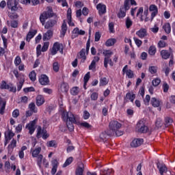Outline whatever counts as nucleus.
<instances>
[{
	"label": "nucleus",
	"instance_id": "obj_9",
	"mask_svg": "<svg viewBox=\"0 0 175 175\" xmlns=\"http://www.w3.org/2000/svg\"><path fill=\"white\" fill-rule=\"evenodd\" d=\"M38 81L41 85H49L50 84V79L46 75H41L38 79Z\"/></svg>",
	"mask_w": 175,
	"mask_h": 175
},
{
	"label": "nucleus",
	"instance_id": "obj_46",
	"mask_svg": "<svg viewBox=\"0 0 175 175\" xmlns=\"http://www.w3.org/2000/svg\"><path fill=\"white\" fill-rule=\"evenodd\" d=\"M66 31H68V27L66 26V23H65V21H64V23L62 25V34L63 35V36H65Z\"/></svg>",
	"mask_w": 175,
	"mask_h": 175
},
{
	"label": "nucleus",
	"instance_id": "obj_2",
	"mask_svg": "<svg viewBox=\"0 0 175 175\" xmlns=\"http://www.w3.org/2000/svg\"><path fill=\"white\" fill-rule=\"evenodd\" d=\"M122 126V124L120 123L117 120H111L109 122V131H111V133L114 136L116 135L118 137L122 136L124 135V131H120L121 129V127Z\"/></svg>",
	"mask_w": 175,
	"mask_h": 175
},
{
	"label": "nucleus",
	"instance_id": "obj_12",
	"mask_svg": "<svg viewBox=\"0 0 175 175\" xmlns=\"http://www.w3.org/2000/svg\"><path fill=\"white\" fill-rule=\"evenodd\" d=\"M142 143H144V139L141 138H135L131 142V146L133 148H137V147H140V145Z\"/></svg>",
	"mask_w": 175,
	"mask_h": 175
},
{
	"label": "nucleus",
	"instance_id": "obj_35",
	"mask_svg": "<svg viewBox=\"0 0 175 175\" xmlns=\"http://www.w3.org/2000/svg\"><path fill=\"white\" fill-rule=\"evenodd\" d=\"M161 55L163 59H168V58L170 57V53H169V51L167 50H162L161 51Z\"/></svg>",
	"mask_w": 175,
	"mask_h": 175
},
{
	"label": "nucleus",
	"instance_id": "obj_52",
	"mask_svg": "<svg viewBox=\"0 0 175 175\" xmlns=\"http://www.w3.org/2000/svg\"><path fill=\"white\" fill-rule=\"evenodd\" d=\"M103 54L105 55V58H110L113 55V52L111 51L105 50L103 52Z\"/></svg>",
	"mask_w": 175,
	"mask_h": 175
},
{
	"label": "nucleus",
	"instance_id": "obj_57",
	"mask_svg": "<svg viewBox=\"0 0 175 175\" xmlns=\"http://www.w3.org/2000/svg\"><path fill=\"white\" fill-rule=\"evenodd\" d=\"M162 88L163 92H167L169 91V88H170V86H169V84H167V83L163 82Z\"/></svg>",
	"mask_w": 175,
	"mask_h": 175
},
{
	"label": "nucleus",
	"instance_id": "obj_55",
	"mask_svg": "<svg viewBox=\"0 0 175 175\" xmlns=\"http://www.w3.org/2000/svg\"><path fill=\"white\" fill-rule=\"evenodd\" d=\"M84 173V168L79 167L76 169L75 175H83Z\"/></svg>",
	"mask_w": 175,
	"mask_h": 175
},
{
	"label": "nucleus",
	"instance_id": "obj_19",
	"mask_svg": "<svg viewBox=\"0 0 175 175\" xmlns=\"http://www.w3.org/2000/svg\"><path fill=\"white\" fill-rule=\"evenodd\" d=\"M96 9L98 11V14L100 16L106 13V5L100 3L96 5Z\"/></svg>",
	"mask_w": 175,
	"mask_h": 175
},
{
	"label": "nucleus",
	"instance_id": "obj_36",
	"mask_svg": "<svg viewBox=\"0 0 175 175\" xmlns=\"http://www.w3.org/2000/svg\"><path fill=\"white\" fill-rule=\"evenodd\" d=\"M163 28L166 33H170V32H172V27L170 26V23H165L163 26Z\"/></svg>",
	"mask_w": 175,
	"mask_h": 175
},
{
	"label": "nucleus",
	"instance_id": "obj_27",
	"mask_svg": "<svg viewBox=\"0 0 175 175\" xmlns=\"http://www.w3.org/2000/svg\"><path fill=\"white\" fill-rule=\"evenodd\" d=\"M37 32L38 31L36 30L29 31L26 36L27 42H30L31 40L32 39V38H33V36H35L36 33H37Z\"/></svg>",
	"mask_w": 175,
	"mask_h": 175
},
{
	"label": "nucleus",
	"instance_id": "obj_7",
	"mask_svg": "<svg viewBox=\"0 0 175 175\" xmlns=\"http://www.w3.org/2000/svg\"><path fill=\"white\" fill-rule=\"evenodd\" d=\"M58 51H59L61 54H64V45L59 42H55L51 51V53L52 55H55Z\"/></svg>",
	"mask_w": 175,
	"mask_h": 175
},
{
	"label": "nucleus",
	"instance_id": "obj_40",
	"mask_svg": "<svg viewBox=\"0 0 175 175\" xmlns=\"http://www.w3.org/2000/svg\"><path fill=\"white\" fill-rule=\"evenodd\" d=\"M73 33H75V35H85V31L79 29V27H76L73 29Z\"/></svg>",
	"mask_w": 175,
	"mask_h": 175
},
{
	"label": "nucleus",
	"instance_id": "obj_18",
	"mask_svg": "<svg viewBox=\"0 0 175 175\" xmlns=\"http://www.w3.org/2000/svg\"><path fill=\"white\" fill-rule=\"evenodd\" d=\"M5 110H6V100L4 98L0 99V115L3 116L5 114Z\"/></svg>",
	"mask_w": 175,
	"mask_h": 175
},
{
	"label": "nucleus",
	"instance_id": "obj_53",
	"mask_svg": "<svg viewBox=\"0 0 175 175\" xmlns=\"http://www.w3.org/2000/svg\"><path fill=\"white\" fill-rule=\"evenodd\" d=\"M98 96H99V94H98V92H94L90 95V99L91 100H98Z\"/></svg>",
	"mask_w": 175,
	"mask_h": 175
},
{
	"label": "nucleus",
	"instance_id": "obj_3",
	"mask_svg": "<svg viewBox=\"0 0 175 175\" xmlns=\"http://www.w3.org/2000/svg\"><path fill=\"white\" fill-rule=\"evenodd\" d=\"M54 12L53 11V8L48 6L46 8V11L43 12L40 16V21L42 25H44V23H46V20L48 18H51V17H54Z\"/></svg>",
	"mask_w": 175,
	"mask_h": 175
},
{
	"label": "nucleus",
	"instance_id": "obj_5",
	"mask_svg": "<svg viewBox=\"0 0 175 175\" xmlns=\"http://www.w3.org/2000/svg\"><path fill=\"white\" fill-rule=\"evenodd\" d=\"M135 129L139 133H147V132H148V126H147L146 122L142 120L137 122Z\"/></svg>",
	"mask_w": 175,
	"mask_h": 175
},
{
	"label": "nucleus",
	"instance_id": "obj_1",
	"mask_svg": "<svg viewBox=\"0 0 175 175\" xmlns=\"http://www.w3.org/2000/svg\"><path fill=\"white\" fill-rule=\"evenodd\" d=\"M62 120L64 122H66V126L70 132H73V131H75V126L73 124H77L75 114L72 112L63 111L62 112Z\"/></svg>",
	"mask_w": 175,
	"mask_h": 175
},
{
	"label": "nucleus",
	"instance_id": "obj_64",
	"mask_svg": "<svg viewBox=\"0 0 175 175\" xmlns=\"http://www.w3.org/2000/svg\"><path fill=\"white\" fill-rule=\"evenodd\" d=\"M42 91L44 94H48L49 95H51V94H53V90L49 88H44Z\"/></svg>",
	"mask_w": 175,
	"mask_h": 175
},
{
	"label": "nucleus",
	"instance_id": "obj_58",
	"mask_svg": "<svg viewBox=\"0 0 175 175\" xmlns=\"http://www.w3.org/2000/svg\"><path fill=\"white\" fill-rule=\"evenodd\" d=\"M13 73L18 80L21 79V77H25L24 75L18 74V70H14Z\"/></svg>",
	"mask_w": 175,
	"mask_h": 175
},
{
	"label": "nucleus",
	"instance_id": "obj_39",
	"mask_svg": "<svg viewBox=\"0 0 175 175\" xmlns=\"http://www.w3.org/2000/svg\"><path fill=\"white\" fill-rule=\"evenodd\" d=\"M10 85L5 81H2L0 83V90H9Z\"/></svg>",
	"mask_w": 175,
	"mask_h": 175
},
{
	"label": "nucleus",
	"instance_id": "obj_42",
	"mask_svg": "<svg viewBox=\"0 0 175 175\" xmlns=\"http://www.w3.org/2000/svg\"><path fill=\"white\" fill-rule=\"evenodd\" d=\"M107 65L113 66V62L111 61L110 57H105L104 59V66H107Z\"/></svg>",
	"mask_w": 175,
	"mask_h": 175
},
{
	"label": "nucleus",
	"instance_id": "obj_4",
	"mask_svg": "<svg viewBox=\"0 0 175 175\" xmlns=\"http://www.w3.org/2000/svg\"><path fill=\"white\" fill-rule=\"evenodd\" d=\"M91 46V42L90 41V38L88 40L86 43V49H82L79 54L78 55L79 59H81V62L84 63L87 59V56L85 55V53L88 55L90 51V47Z\"/></svg>",
	"mask_w": 175,
	"mask_h": 175
},
{
	"label": "nucleus",
	"instance_id": "obj_20",
	"mask_svg": "<svg viewBox=\"0 0 175 175\" xmlns=\"http://www.w3.org/2000/svg\"><path fill=\"white\" fill-rule=\"evenodd\" d=\"M41 152H42V148L41 147H38V148H35L33 150H32V149H31L32 158H36V157H39V155H41L40 154Z\"/></svg>",
	"mask_w": 175,
	"mask_h": 175
},
{
	"label": "nucleus",
	"instance_id": "obj_33",
	"mask_svg": "<svg viewBox=\"0 0 175 175\" xmlns=\"http://www.w3.org/2000/svg\"><path fill=\"white\" fill-rule=\"evenodd\" d=\"M28 150V148L26 146L21 147V150L18 152V157L20 159H24V151Z\"/></svg>",
	"mask_w": 175,
	"mask_h": 175
},
{
	"label": "nucleus",
	"instance_id": "obj_37",
	"mask_svg": "<svg viewBox=\"0 0 175 175\" xmlns=\"http://www.w3.org/2000/svg\"><path fill=\"white\" fill-rule=\"evenodd\" d=\"M102 175H111L113 173V169L105 168L100 171Z\"/></svg>",
	"mask_w": 175,
	"mask_h": 175
},
{
	"label": "nucleus",
	"instance_id": "obj_47",
	"mask_svg": "<svg viewBox=\"0 0 175 175\" xmlns=\"http://www.w3.org/2000/svg\"><path fill=\"white\" fill-rule=\"evenodd\" d=\"M152 84L153 87H158L161 84V79L155 78L152 80Z\"/></svg>",
	"mask_w": 175,
	"mask_h": 175
},
{
	"label": "nucleus",
	"instance_id": "obj_14",
	"mask_svg": "<svg viewBox=\"0 0 175 175\" xmlns=\"http://www.w3.org/2000/svg\"><path fill=\"white\" fill-rule=\"evenodd\" d=\"M110 136H113L111 133V131L107 130L100 134V139L103 140V142H106L107 137H110Z\"/></svg>",
	"mask_w": 175,
	"mask_h": 175
},
{
	"label": "nucleus",
	"instance_id": "obj_38",
	"mask_svg": "<svg viewBox=\"0 0 175 175\" xmlns=\"http://www.w3.org/2000/svg\"><path fill=\"white\" fill-rule=\"evenodd\" d=\"M47 147H53L54 148H57L58 144H57V141L51 140L46 143Z\"/></svg>",
	"mask_w": 175,
	"mask_h": 175
},
{
	"label": "nucleus",
	"instance_id": "obj_61",
	"mask_svg": "<svg viewBox=\"0 0 175 175\" xmlns=\"http://www.w3.org/2000/svg\"><path fill=\"white\" fill-rule=\"evenodd\" d=\"M91 114H90V112H88V111L85 110L83 111V120H88V118H90Z\"/></svg>",
	"mask_w": 175,
	"mask_h": 175
},
{
	"label": "nucleus",
	"instance_id": "obj_15",
	"mask_svg": "<svg viewBox=\"0 0 175 175\" xmlns=\"http://www.w3.org/2000/svg\"><path fill=\"white\" fill-rule=\"evenodd\" d=\"M46 100H44V96L42 94H38L36 98V104L38 107H40L42 105H44Z\"/></svg>",
	"mask_w": 175,
	"mask_h": 175
},
{
	"label": "nucleus",
	"instance_id": "obj_51",
	"mask_svg": "<svg viewBox=\"0 0 175 175\" xmlns=\"http://www.w3.org/2000/svg\"><path fill=\"white\" fill-rule=\"evenodd\" d=\"M29 77L31 81H36V72H35V71H31L29 74Z\"/></svg>",
	"mask_w": 175,
	"mask_h": 175
},
{
	"label": "nucleus",
	"instance_id": "obj_60",
	"mask_svg": "<svg viewBox=\"0 0 175 175\" xmlns=\"http://www.w3.org/2000/svg\"><path fill=\"white\" fill-rule=\"evenodd\" d=\"M90 78H91V74L90 72H88L83 77V81H85V83H88Z\"/></svg>",
	"mask_w": 175,
	"mask_h": 175
},
{
	"label": "nucleus",
	"instance_id": "obj_31",
	"mask_svg": "<svg viewBox=\"0 0 175 175\" xmlns=\"http://www.w3.org/2000/svg\"><path fill=\"white\" fill-rule=\"evenodd\" d=\"M126 16V10L120 7V11L118 14V17L119 18H124Z\"/></svg>",
	"mask_w": 175,
	"mask_h": 175
},
{
	"label": "nucleus",
	"instance_id": "obj_8",
	"mask_svg": "<svg viewBox=\"0 0 175 175\" xmlns=\"http://www.w3.org/2000/svg\"><path fill=\"white\" fill-rule=\"evenodd\" d=\"M36 122H38V119L30 121L29 123L26 125V129H28L29 135H33L35 129H36V127H35Z\"/></svg>",
	"mask_w": 175,
	"mask_h": 175
},
{
	"label": "nucleus",
	"instance_id": "obj_17",
	"mask_svg": "<svg viewBox=\"0 0 175 175\" xmlns=\"http://www.w3.org/2000/svg\"><path fill=\"white\" fill-rule=\"evenodd\" d=\"M123 73H126L128 79H133L135 77V73L131 69L128 70V66H124L122 69Z\"/></svg>",
	"mask_w": 175,
	"mask_h": 175
},
{
	"label": "nucleus",
	"instance_id": "obj_44",
	"mask_svg": "<svg viewBox=\"0 0 175 175\" xmlns=\"http://www.w3.org/2000/svg\"><path fill=\"white\" fill-rule=\"evenodd\" d=\"M165 126H170L173 124V119L170 117H166L165 118Z\"/></svg>",
	"mask_w": 175,
	"mask_h": 175
},
{
	"label": "nucleus",
	"instance_id": "obj_43",
	"mask_svg": "<svg viewBox=\"0 0 175 175\" xmlns=\"http://www.w3.org/2000/svg\"><path fill=\"white\" fill-rule=\"evenodd\" d=\"M18 1H17V0H14V5H12L10 9L12 10V12H17V10H18Z\"/></svg>",
	"mask_w": 175,
	"mask_h": 175
},
{
	"label": "nucleus",
	"instance_id": "obj_26",
	"mask_svg": "<svg viewBox=\"0 0 175 175\" xmlns=\"http://www.w3.org/2000/svg\"><path fill=\"white\" fill-rule=\"evenodd\" d=\"M53 36V31L51 29L48 30L47 32H46L43 36V40H50L51 39V37Z\"/></svg>",
	"mask_w": 175,
	"mask_h": 175
},
{
	"label": "nucleus",
	"instance_id": "obj_30",
	"mask_svg": "<svg viewBox=\"0 0 175 175\" xmlns=\"http://www.w3.org/2000/svg\"><path fill=\"white\" fill-rule=\"evenodd\" d=\"M109 84V79L106 77H101L100 79L99 85L100 87H105Z\"/></svg>",
	"mask_w": 175,
	"mask_h": 175
},
{
	"label": "nucleus",
	"instance_id": "obj_48",
	"mask_svg": "<svg viewBox=\"0 0 175 175\" xmlns=\"http://www.w3.org/2000/svg\"><path fill=\"white\" fill-rule=\"evenodd\" d=\"M125 24H126V28L129 29L131 28V27H132V24H133V22L132 21V20H131V18L127 17L126 18Z\"/></svg>",
	"mask_w": 175,
	"mask_h": 175
},
{
	"label": "nucleus",
	"instance_id": "obj_62",
	"mask_svg": "<svg viewBox=\"0 0 175 175\" xmlns=\"http://www.w3.org/2000/svg\"><path fill=\"white\" fill-rule=\"evenodd\" d=\"M98 61H99V57L98 56L94 57L90 66H95V65H96V62H98Z\"/></svg>",
	"mask_w": 175,
	"mask_h": 175
},
{
	"label": "nucleus",
	"instance_id": "obj_23",
	"mask_svg": "<svg viewBox=\"0 0 175 175\" xmlns=\"http://www.w3.org/2000/svg\"><path fill=\"white\" fill-rule=\"evenodd\" d=\"M136 98V94H133V92H128L126 94V97L124 98V100H126L128 99L130 100V102H132L133 103V101L135 100V98Z\"/></svg>",
	"mask_w": 175,
	"mask_h": 175
},
{
	"label": "nucleus",
	"instance_id": "obj_59",
	"mask_svg": "<svg viewBox=\"0 0 175 175\" xmlns=\"http://www.w3.org/2000/svg\"><path fill=\"white\" fill-rule=\"evenodd\" d=\"M49 46H50V43L49 42H46L44 43V45L42 48V53H44L45 51H47V50H49Z\"/></svg>",
	"mask_w": 175,
	"mask_h": 175
},
{
	"label": "nucleus",
	"instance_id": "obj_49",
	"mask_svg": "<svg viewBox=\"0 0 175 175\" xmlns=\"http://www.w3.org/2000/svg\"><path fill=\"white\" fill-rule=\"evenodd\" d=\"M73 162V157H70L69 158H68L65 163L63 165V167H66V166H69V165H70V163H72Z\"/></svg>",
	"mask_w": 175,
	"mask_h": 175
},
{
	"label": "nucleus",
	"instance_id": "obj_6",
	"mask_svg": "<svg viewBox=\"0 0 175 175\" xmlns=\"http://www.w3.org/2000/svg\"><path fill=\"white\" fill-rule=\"evenodd\" d=\"M50 135L47 133V130L44 129H42V126H38L37 128V134L36 137L37 139H40V137H42L43 140H46L49 137Z\"/></svg>",
	"mask_w": 175,
	"mask_h": 175
},
{
	"label": "nucleus",
	"instance_id": "obj_54",
	"mask_svg": "<svg viewBox=\"0 0 175 175\" xmlns=\"http://www.w3.org/2000/svg\"><path fill=\"white\" fill-rule=\"evenodd\" d=\"M17 144V141H16V139H13L10 143V144L8 145V149L10 150V148L12 150H13V148H14L16 147Z\"/></svg>",
	"mask_w": 175,
	"mask_h": 175
},
{
	"label": "nucleus",
	"instance_id": "obj_24",
	"mask_svg": "<svg viewBox=\"0 0 175 175\" xmlns=\"http://www.w3.org/2000/svg\"><path fill=\"white\" fill-rule=\"evenodd\" d=\"M150 103L153 107H159L161 106V101L155 97L151 98Z\"/></svg>",
	"mask_w": 175,
	"mask_h": 175
},
{
	"label": "nucleus",
	"instance_id": "obj_28",
	"mask_svg": "<svg viewBox=\"0 0 175 175\" xmlns=\"http://www.w3.org/2000/svg\"><path fill=\"white\" fill-rule=\"evenodd\" d=\"M14 137V133H13L10 129H8L6 133L5 134V140H12Z\"/></svg>",
	"mask_w": 175,
	"mask_h": 175
},
{
	"label": "nucleus",
	"instance_id": "obj_41",
	"mask_svg": "<svg viewBox=\"0 0 175 175\" xmlns=\"http://www.w3.org/2000/svg\"><path fill=\"white\" fill-rule=\"evenodd\" d=\"M29 109L33 112V113H38V108H36V105H35V103H31L29 105Z\"/></svg>",
	"mask_w": 175,
	"mask_h": 175
},
{
	"label": "nucleus",
	"instance_id": "obj_34",
	"mask_svg": "<svg viewBox=\"0 0 175 175\" xmlns=\"http://www.w3.org/2000/svg\"><path fill=\"white\" fill-rule=\"evenodd\" d=\"M116 42H117L116 38H110L106 41L105 46H107V47L114 46V44H116Z\"/></svg>",
	"mask_w": 175,
	"mask_h": 175
},
{
	"label": "nucleus",
	"instance_id": "obj_10",
	"mask_svg": "<svg viewBox=\"0 0 175 175\" xmlns=\"http://www.w3.org/2000/svg\"><path fill=\"white\" fill-rule=\"evenodd\" d=\"M149 12H152L150 16V21L154 20V17L158 14V7L154 4H152L149 7Z\"/></svg>",
	"mask_w": 175,
	"mask_h": 175
},
{
	"label": "nucleus",
	"instance_id": "obj_32",
	"mask_svg": "<svg viewBox=\"0 0 175 175\" xmlns=\"http://www.w3.org/2000/svg\"><path fill=\"white\" fill-rule=\"evenodd\" d=\"M70 92L71 95H72L73 96H76V95H79V92H80V88L77 86H75L72 88Z\"/></svg>",
	"mask_w": 175,
	"mask_h": 175
},
{
	"label": "nucleus",
	"instance_id": "obj_11",
	"mask_svg": "<svg viewBox=\"0 0 175 175\" xmlns=\"http://www.w3.org/2000/svg\"><path fill=\"white\" fill-rule=\"evenodd\" d=\"M157 166L161 175H163V173H167V167L165 163L157 162Z\"/></svg>",
	"mask_w": 175,
	"mask_h": 175
},
{
	"label": "nucleus",
	"instance_id": "obj_29",
	"mask_svg": "<svg viewBox=\"0 0 175 175\" xmlns=\"http://www.w3.org/2000/svg\"><path fill=\"white\" fill-rule=\"evenodd\" d=\"M60 91H62V92H68L69 91V85L63 82L60 86Z\"/></svg>",
	"mask_w": 175,
	"mask_h": 175
},
{
	"label": "nucleus",
	"instance_id": "obj_50",
	"mask_svg": "<svg viewBox=\"0 0 175 175\" xmlns=\"http://www.w3.org/2000/svg\"><path fill=\"white\" fill-rule=\"evenodd\" d=\"M129 0H125L124 2V6L121 7L122 9H124L125 10H129L131 9V5H129Z\"/></svg>",
	"mask_w": 175,
	"mask_h": 175
},
{
	"label": "nucleus",
	"instance_id": "obj_56",
	"mask_svg": "<svg viewBox=\"0 0 175 175\" xmlns=\"http://www.w3.org/2000/svg\"><path fill=\"white\" fill-rule=\"evenodd\" d=\"M81 126H83V128H86L87 129H92V125L87 122H81Z\"/></svg>",
	"mask_w": 175,
	"mask_h": 175
},
{
	"label": "nucleus",
	"instance_id": "obj_21",
	"mask_svg": "<svg viewBox=\"0 0 175 175\" xmlns=\"http://www.w3.org/2000/svg\"><path fill=\"white\" fill-rule=\"evenodd\" d=\"M136 35L141 39L147 36V29L142 28L136 32Z\"/></svg>",
	"mask_w": 175,
	"mask_h": 175
},
{
	"label": "nucleus",
	"instance_id": "obj_13",
	"mask_svg": "<svg viewBox=\"0 0 175 175\" xmlns=\"http://www.w3.org/2000/svg\"><path fill=\"white\" fill-rule=\"evenodd\" d=\"M44 28L45 29H51L54 26L57 25V20L55 19H49L46 22L44 23Z\"/></svg>",
	"mask_w": 175,
	"mask_h": 175
},
{
	"label": "nucleus",
	"instance_id": "obj_25",
	"mask_svg": "<svg viewBox=\"0 0 175 175\" xmlns=\"http://www.w3.org/2000/svg\"><path fill=\"white\" fill-rule=\"evenodd\" d=\"M18 83H17V91H21V88H23V85H24V83H25V77H21V79H18Z\"/></svg>",
	"mask_w": 175,
	"mask_h": 175
},
{
	"label": "nucleus",
	"instance_id": "obj_16",
	"mask_svg": "<svg viewBox=\"0 0 175 175\" xmlns=\"http://www.w3.org/2000/svg\"><path fill=\"white\" fill-rule=\"evenodd\" d=\"M52 163V169L51 171V173L52 175H55V173H57V170L58 169V165H59V163H58V160L54 159L51 161Z\"/></svg>",
	"mask_w": 175,
	"mask_h": 175
},
{
	"label": "nucleus",
	"instance_id": "obj_22",
	"mask_svg": "<svg viewBox=\"0 0 175 175\" xmlns=\"http://www.w3.org/2000/svg\"><path fill=\"white\" fill-rule=\"evenodd\" d=\"M36 158L37 165L38 166L41 172H43V167H42V163L43 161V154H39L38 157H36Z\"/></svg>",
	"mask_w": 175,
	"mask_h": 175
},
{
	"label": "nucleus",
	"instance_id": "obj_45",
	"mask_svg": "<svg viewBox=\"0 0 175 175\" xmlns=\"http://www.w3.org/2000/svg\"><path fill=\"white\" fill-rule=\"evenodd\" d=\"M157 53V48H155L154 46H150L148 49V53L150 55H155V53Z\"/></svg>",
	"mask_w": 175,
	"mask_h": 175
},
{
	"label": "nucleus",
	"instance_id": "obj_63",
	"mask_svg": "<svg viewBox=\"0 0 175 175\" xmlns=\"http://www.w3.org/2000/svg\"><path fill=\"white\" fill-rule=\"evenodd\" d=\"M20 116V111L18 109H14L12 111V117L14 118H17Z\"/></svg>",
	"mask_w": 175,
	"mask_h": 175
}]
</instances>
